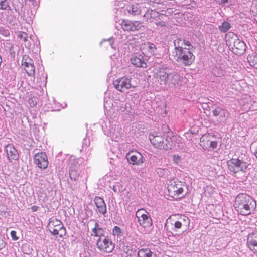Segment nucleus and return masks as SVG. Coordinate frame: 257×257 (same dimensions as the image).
Listing matches in <instances>:
<instances>
[{"label": "nucleus", "instance_id": "f257e3e1", "mask_svg": "<svg viewBox=\"0 0 257 257\" xmlns=\"http://www.w3.org/2000/svg\"><path fill=\"white\" fill-rule=\"evenodd\" d=\"M174 44L176 61L184 66H190L195 60V56L190 51L192 47L190 42L179 37L174 40Z\"/></svg>", "mask_w": 257, "mask_h": 257}, {"label": "nucleus", "instance_id": "f03ea898", "mask_svg": "<svg viewBox=\"0 0 257 257\" xmlns=\"http://www.w3.org/2000/svg\"><path fill=\"white\" fill-rule=\"evenodd\" d=\"M235 210L242 215H247L251 213L256 207V204L250 196L244 194H238L234 203Z\"/></svg>", "mask_w": 257, "mask_h": 257}, {"label": "nucleus", "instance_id": "7ed1b4c3", "mask_svg": "<svg viewBox=\"0 0 257 257\" xmlns=\"http://www.w3.org/2000/svg\"><path fill=\"white\" fill-rule=\"evenodd\" d=\"M156 78L170 88H178L182 83V77L176 72H168L164 69H159Z\"/></svg>", "mask_w": 257, "mask_h": 257}, {"label": "nucleus", "instance_id": "20e7f679", "mask_svg": "<svg viewBox=\"0 0 257 257\" xmlns=\"http://www.w3.org/2000/svg\"><path fill=\"white\" fill-rule=\"evenodd\" d=\"M151 144L156 148L167 150L173 146L172 138L161 133L155 132L149 136Z\"/></svg>", "mask_w": 257, "mask_h": 257}, {"label": "nucleus", "instance_id": "39448f33", "mask_svg": "<svg viewBox=\"0 0 257 257\" xmlns=\"http://www.w3.org/2000/svg\"><path fill=\"white\" fill-rule=\"evenodd\" d=\"M230 38H228L226 42L227 45L230 47L232 52L238 55L244 54L246 50V45L244 42L240 40L234 33L231 34Z\"/></svg>", "mask_w": 257, "mask_h": 257}, {"label": "nucleus", "instance_id": "423d86ee", "mask_svg": "<svg viewBox=\"0 0 257 257\" xmlns=\"http://www.w3.org/2000/svg\"><path fill=\"white\" fill-rule=\"evenodd\" d=\"M227 164L229 170L234 174L245 172L248 166L246 162L239 158H232Z\"/></svg>", "mask_w": 257, "mask_h": 257}, {"label": "nucleus", "instance_id": "0eeeda50", "mask_svg": "<svg viewBox=\"0 0 257 257\" xmlns=\"http://www.w3.org/2000/svg\"><path fill=\"white\" fill-rule=\"evenodd\" d=\"M186 186L181 182L171 180L168 185V191L173 197L183 196L186 194Z\"/></svg>", "mask_w": 257, "mask_h": 257}, {"label": "nucleus", "instance_id": "6e6552de", "mask_svg": "<svg viewBox=\"0 0 257 257\" xmlns=\"http://www.w3.org/2000/svg\"><path fill=\"white\" fill-rule=\"evenodd\" d=\"M136 216L139 225L144 228L147 229L152 225V220L150 214L145 210L138 209L136 212Z\"/></svg>", "mask_w": 257, "mask_h": 257}, {"label": "nucleus", "instance_id": "1a4fd4ad", "mask_svg": "<svg viewBox=\"0 0 257 257\" xmlns=\"http://www.w3.org/2000/svg\"><path fill=\"white\" fill-rule=\"evenodd\" d=\"M97 246L100 250L105 252H111L114 249L115 245L108 236L104 239L99 238L97 241Z\"/></svg>", "mask_w": 257, "mask_h": 257}, {"label": "nucleus", "instance_id": "9d476101", "mask_svg": "<svg viewBox=\"0 0 257 257\" xmlns=\"http://www.w3.org/2000/svg\"><path fill=\"white\" fill-rule=\"evenodd\" d=\"M126 157L130 164L133 165H141L145 159L142 154L137 151H131L126 155Z\"/></svg>", "mask_w": 257, "mask_h": 257}, {"label": "nucleus", "instance_id": "9b49d317", "mask_svg": "<svg viewBox=\"0 0 257 257\" xmlns=\"http://www.w3.org/2000/svg\"><path fill=\"white\" fill-rule=\"evenodd\" d=\"M121 28L124 31H136L140 30L143 26L142 23L138 21L124 20L121 23Z\"/></svg>", "mask_w": 257, "mask_h": 257}, {"label": "nucleus", "instance_id": "f8f14e48", "mask_svg": "<svg viewBox=\"0 0 257 257\" xmlns=\"http://www.w3.org/2000/svg\"><path fill=\"white\" fill-rule=\"evenodd\" d=\"M131 78L127 77H121L113 82L114 87L118 91L123 92L125 90L132 87L131 84ZM133 87H134L133 86Z\"/></svg>", "mask_w": 257, "mask_h": 257}, {"label": "nucleus", "instance_id": "ddd939ff", "mask_svg": "<svg viewBox=\"0 0 257 257\" xmlns=\"http://www.w3.org/2000/svg\"><path fill=\"white\" fill-rule=\"evenodd\" d=\"M22 65L23 66L26 72L29 76H34L35 75V66L33 60L29 56L25 55L22 60Z\"/></svg>", "mask_w": 257, "mask_h": 257}, {"label": "nucleus", "instance_id": "4468645a", "mask_svg": "<svg viewBox=\"0 0 257 257\" xmlns=\"http://www.w3.org/2000/svg\"><path fill=\"white\" fill-rule=\"evenodd\" d=\"M34 163L41 169H46L48 165L47 155L44 152H38L34 157Z\"/></svg>", "mask_w": 257, "mask_h": 257}, {"label": "nucleus", "instance_id": "2eb2a0df", "mask_svg": "<svg viewBox=\"0 0 257 257\" xmlns=\"http://www.w3.org/2000/svg\"><path fill=\"white\" fill-rule=\"evenodd\" d=\"M5 152L9 160L11 162L13 160H16L19 158V154L13 145L8 144L5 147Z\"/></svg>", "mask_w": 257, "mask_h": 257}, {"label": "nucleus", "instance_id": "dca6fc26", "mask_svg": "<svg viewBox=\"0 0 257 257\" xmlns=\"http://www.w3.org/2000/svg\"><path fill=\"white\" fill-rule=\"evenodd\" d=\"M132 64L137 67L146 68V59L142 54H136L131 59Z\"/></svg>", "mask_w": 257, "mask_h": 257}, {"label": "nucleus", "instance_id": "f3484780", "mask_svg": "<svg viewBox=\"0 0 257 257\" xmlns=\"http://www.w3.org/2000/svg\"><path fill=\"white\" fill-rule=\"evenodd\" d=\"M94 203L96 206V211L105 216L106 214V205L103 198L96 196L94 199Z\"/></svg>", "mask_w": 257, "mask_h": 257}, {"label": "nucleus", "instance_id": "a211bd4d", "mask_svg": "<svg viewBox=\"0 0 257 257\" xmlns=\"http://www.w3.org/2000/svg\"><path fill=\"white\" fill-rule=\"evenodd\" d=\"M212 113L214 116H219L220 122L225 121L229 116V112L227 110L220 107H216L212 111Z\"/></svg>", "mask_w": 257, "mask_h": 257}, {"label": "nucleus", "instance_id": "6ab92c4d", "mask_svg": "<svg viewBox=\"0 0 257 257\" xmlns=\"http://www.w3.org/2000/svg\"><path fill=\"white\" fill-rule=\"evenodd\" d=\"M226 65L223 64H217L212 69V75L217 77L224 76L226 72Z\"/></svg>", "mask_w": 257, "mask_h": 257}, {"label": "nucleus", "instance_id": "aec40b11", "mask_svg": "<svg viewBox=\"0 0 257 257\" xmlns=\"http://www.w3.org/2000/svg\"><path fill=\"white\" fill-rule=\"evenodd\" d=\"M247 244L251 250L257 252V233H253L248 235Z\"/></svg>", "mask_w": 257, "mask_h": 257}, {"label": "nucleus", "instance_id": "412c9836", "mask_svg": "<svg viewBox=\"0 0 257 257\" xmlns=\"http://www.w3.org/2000/svg\"><path fill=\"white\" fill-rule=\"evenodd\" d=\"M105 229L102 228L98 222H95L94 227L92 229L91 235L94 236L99 237L104 236Z\"/></svg>", "mask_w": 257, "mask_h": 257}, {"label": "nucleus", "instance_id": "4be33fe9", "mask_svg": "<svg viewBox=\"0 0 257 257\" xmlns=\"http://www.w3.org/2000/svg\"><path fill=\"white\" fill-rule=\"evenodd\" d=\"M138 256L139 257H156V254L148 248L139 249L138 252Z\"/></svg>", "mask_w": 257, "mask_h": 257}, {"label": "nucleus", "instance_id": "5701e85b", "mask_svg": "<svg viewBox=\"0 0 257 257\" xmlns=\"http://www.w3.org/2000/svg\"><path fill=\"white\" fill-rule=\"evenodd\" d=\"M143 49L147 50L150 55H154L156 53L157 48L155 45L150 42L145 43Z\"/></svg>", "mask_w": 257, "mask_h": 257}, {"label": "nucleus", "instance_id": "b1692460", "mask_svg": "<svg viewBox=\"0 0 257 257\" xmlns=\"http://www.w3.org/2000/svg\"><path fill=\"white\" fill-rule=\"evenodd\" d=\"M62 222L58 219L56 218H52L50 220L49 224L48 225V228L49 230L56 227H62Z\"/></svg>", "mask_w": 257, "mask_h": 257}, {"label": "nucleus", "instance_id": "393cba45", "mask_svg": "<svg viewBox=\"0 0 257 257\" xmlns=\"http://www.w3.org/2000/svg\"><path fill=\"white\" fill-rule=\"evenodd\" d=\"M209 136L208 135H204L200 138V145L204 149H209V145L210 143L209 141Z\"/></svg>", "mask_w": 257, "mask_h": 257}, {"label": "nucleus", "instance_id": "a878e982", "mask_svg": "<svg viewBox=\"0 0 257 257\" xmlns=\"http://www.w3.org/2000/svg\"><path fill=\"white\" fill-rule=\"evenodd\" d=\"M146 13L144 15L143 17L144 18L147 20H149L152 18H154L158 16V13L155 10H153L152 9H148L147 8L146 10Z\"/></svg>", "mask_w": 257, "mask_h": 257}, {"label": "nucleus", "instance_id": "bb28decb", "mask_svg": "<svg viewBox=\"0 0 257 257\" xmlns=\"http://www.w3.org/2000/svg\"><path fill=\"white\" fill-rule=\"evenodd\" d=\"M248 61L250 65L255 69H257V54L252 53L249 54L247 57Z\"/></svg>", "mask_w": 257, "mask_h": 257}, {"label": "nucleus", "instance_id": "cd10ccee", "mask_svg": "<svg viewBox=\"0 0 257 257\" xmlns=\"http://www.w3.org/2000/svg\"><path fill=\"white\" fill-rule=\"evenodd\" d=\"M178 221L181 222V224L185 229L189 227L190 221L188 217L185 215H180L178 218Z\"/></svg>", "mask_w": 257, "mask_h": 257}, {"label": "nucleus", "instance_id": "c85d7f7f", "mask_svg": "<svg viewBox=\"0 0 257 257\" xmlns=\"http://www.w3.org/2000/svg\"><path fill=\"white\" fill-rule=\"evenodd\" d=\"M69 177L71 180L77 181L79 177L78 169H69Z\"/></svg>", "mask_w": 257, "mask_h": 257}, {"label": "nucleus", "instance_id": "c756f323", "mask_svg": "<svg viewBox=\"0 0 257 257\" xmlns=\"http://www.w3.org/2000/svg\"><path fill=\"white\" fill-rule=\"evenodd\" d=\"M69 169H78V163L74 156H71L69 161Z\"/></svg>", "mask_w": 257, "mask_h": 257}, {"label": "nucleus", "instance_id": "7c9ffc66", "mask_svg": "<svg viewBox=\"0 0 257 257\" xmlns=\"http://www.w3.org/2000/svg\"><path fill=\"white\" fill-rule=\"evenodd\" d=\"M230 23L227 21H224L222 24L219 26V30L222 33H225L231 28Z\"/></svg>", "mask_w": 257, "mask_h": 257}, {"label": "nucleus", "instance_id": "2f4dec72", "mask_svg": "<svg viewBox=\"0 0 257 257\" xmlns=\"http://www.w3.org/2000/svg\"><path fill=\"white\" fill-rule=\"evenodd\" d=\"M0 9L4 10H11V7L7 0H0Z\"/></svg>", "mask_w": 257, "mask_h": 257}, {"label": "nucleus", "instance_id": "473e14b6", "mask_svg": "<svg viewBox=\"0 0 257 257\" xmlns=\"http://www.w3.org/2000/svg\"><path fill=\"white\" fill-rule=\"evenodd\" d=\"M112 234L114 236H121L122 235V231L121 229L117 226H115L112 229Z\"/></svg>", "mask_w": 257, "mask_h": 257}, {"label": "nucleus", "instance_id": "72a5a7b5", "mask_svg": "<svg viewBox=\"0 0 257 257\" xmlns=\"http://www.w3.org/2000/svg\"><path fill=\"white\" fill-rule=\"evenodd\" d=\"M18 37L24 42L28 41V35L27 33L24 32H19Z\"/></svg>", "mask_w": 257, "mask_h": 257}, {"label": "nucleus", "instance_id": "f704fd0d", "mask_svg": "<svg viewBox=\"0 0 257 257\" xmlns=\"http://www.w3.org/2000/svg\"><path fill=\"white\" fill-rule=\"evenodd\" d=\"M58 233L57 235H59L60 237H63L66 234V230L65 228L63 227V225H62V228H61L58 230Z\"/></svg>", "mask_w": 257, "mask_h": 257}, {"label": "nucleus", "instance_id": "c9c22d12", "mask_svg": "<svg viewBox=\"0 0 257 257\" xmlns=\"http://www.w3.org/2000/svg\"><path fill=\"white\" fill-rule=\"evenodd\" d=\"M124 251L128 254L131 255L134 251L133 250V247L132 246H127L126 248L124 249Z\"/></svg>", "mask_w": 257, "mask_h": 257}, {"label": "nucleus", "instance_id": "e433bc0d", "mask_svg": "<svg viewBox=\"0 0 257 257\" xmlns=\"http://www.w3.org/2000/svg\"><path fill=\"white\" fill-rule=\"evenodd\" d=\"M173 158L174 162L177 164H178L181 162V157L178 155H174Z\"/></svg>", "mask_w": 257, "mask_h": 257}, {"label": "nucleus", "instance_id": "4c0bfd02", "mask_svg": "<svg viewBox=\"0 0 257 257\" xmlns=\"http://www.w3.org/2000/svg\"><path fill=\"white\" fill-rule=\"evenodd\" d=\"M217 147V142L216 141H210L209 145V148L215 149Z\"/></svg>", "mask_w": 257, "mask_h": 257}, {"label": "nucleus", "instance_id": "58836bf2", "mask_svg": "<svg viewBox=\"0 0 257 257\" xmlns=\"http://www.w3.org/2000/svg\"><path fill=\"white\" fill-rule=\"evenodd\" d=\"M61 227H58V228H56V227H55L53 229H52V230H49V231L52 233L54 235H57V234L58 233V230L61 228Z\"/></svg>", "mask_w": 257, "mask_h": 257}, {"label": "nucleus", "instance_id": "ea45409f", "mask_svg": "<svg viewBox=\"0 0 257 257\" xmlns=\"http://www.w3.org/2000/svg\"><path fill=\"white\" fill-rule=\"evenodd\" d=\"M174 227L176 229H179L183 227V225H182L181 222L177 220L174 223Z\"/></svg>", "mask_w": 257, "mask_h": 257}, {"label": "nucleus", "instance_id": "a19ab883", "mask_svg": "<svg viewBox=\"0 0 257 257\" xmlns=\"http://www.w3.org/2000/svg\"><path fill=\"white\" fill-rule=\"evenodd\" d=\"M11 236L13 240H17L18 239V237L16 236V232L15 231H11Z\"/></svg>", "mask_w": 257, "mask_h": 257}, {"label": "nucleus", "instance_id": "79ce46f5", "mask_svg": "<svg viewBox=\"0 0 257 257\" xmlns=\"http://www.w3.org/2000/svg\"><path fill=\"white\" fill-rule=\"evenodd\" d=\"M218 3L221 5H225L228 3V0H217Z\"/></svg>", "mask_w": 257, "mask_h": 257}, {"label": "nucleus", "instance_id": "37998d69", "mask_svg": "<svg viewBox=\"0 0 257 257\" xmlns=\"http://www.w3.org/2000/svg\"><path fill=\"white\" fill-rule=\"evenodd\" d=\"M119 187V184H116V185L113 186L112 189L114 192H117L118 191V188Z\"/></svg>", "mask_w": 257, "mask_h": 257}, {"label": "nucleus", "instance_id": "c03bdc74", "mask_svg": "<svg viewBox=\"0 0 257 257\" xmlns=\"http://www.w3.org/2000/svg\"><path fill=\"white\" fill-rule=\"evenodd\" d=\"M157 26L163 27L165 26V23L164 22H159L156 23Z\"/></svg>", "mask_w": 257, "mask_h": 257}, {"label": "nucleus", "instance_id": "a18cd8bd", "mask_svg": "<svg viewBox=\"0 0 257 257\" xmlns=\"http://www.w3.org/2000/svg\"><path fill=\"white\" fill-rule=\"evenodd\" d=\"M108 41H109L110 45L112 47V45L114 43V41H113V39L112 38H110L108 40Z\"/></svg>", "mask_w": 257, "mask_h": 257}, {"label": "nucleus", "instance_id": "49530a36", "mask_svg": "<svg viewBox=\"0 0 257 257\" xmlns=\"http://www.w3.org/2000/svg\"><path fill=\"white\" fill-rule=\"evenodd\" d=\"M225 79L227 81V83L228 84V81L231 79V76H226L225 78Z\"/></svg>", "mask_w": 257, "mask_h": 257}, {"label": "nucleus", "instance_id": "de8ad7c7", "mask_svg": "<svg viewBox=\"0 0 257 257\" xmlns=\"http://www.w3.org/2000/svg\"><path fill=\"white\" fill-rule=\"evenodd\" d=\"M32 209L33 211H36L37 210V207L33 206L32 207Z\"/></svg>", "mask_w": 257, "mask_h": 257}, {"label": "nucleus", "instance_id": "09e8293b", "mask_svg": "<svg viewBox=\"0 0 257 257\" xmlns=\"http://www.w3.org/2000/svg\"><path fill=\"white\" fill-rule=\"evenodd\" d=\"M30 2L33 3V5H34V3L35 2V0H29Z\"/></svg>", "mask_w": 257, "mask_h": 257}, {"label": "nucleus", "instance_id": "8fccbe9b", "mask_svg": "<svg viewBox=\"0 0 257 257\" xmlns=\"http://www.w3.org/2000/svg\"><path fill=\"white\" fill-rule=\"evenodd\" d=\"M254 154L256 156V157H257V150H256V151L255 152Z\"/></svg>", "mask_w": 257, "mask_h": 257}, {"label": "nucleus", "instance_id": "3c124183", "mask_svg": "<svg viewBox=\"0 0 257 257\" xmlns=\"http://www.w3.org/2000/svg\"><path fill=\"white\" fill-rule=\"evenodd\" d=\"M27 46H28V47H29V46H30V44H29V43L27 45Z\"/></svg>", "mask_w": 257, "mask_h": 257}, {"label": "nucleus", "instance_id": "603ef678", "mask_svg": "<svg viewBox=\"0 0 257 257\" xmlns=\"http://www.w3.org/2000/svg\"><path fill=\"white\" fill-rule=\"evenodd\" d=\"M223 83L225 85H226V84H225V82H223Z\"/></svg>", "mask_w": 257, "mask_h": 257}]
</instances>
